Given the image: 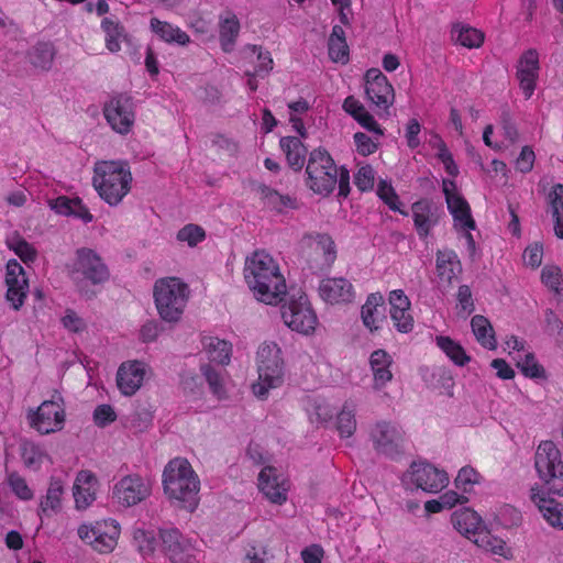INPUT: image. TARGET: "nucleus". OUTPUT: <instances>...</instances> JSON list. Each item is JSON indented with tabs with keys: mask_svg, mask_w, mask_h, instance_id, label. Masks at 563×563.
<instances>
[{
	"mask_svg": "<svg viewBox=\"0 0 563 563\" xmlns=\"http://www.w3.org/2000/svg\"><path fill=\"white\" fill-rule=\"evenodd\" d=\"M244 278L256 299L265 303H277L286 294V283L277 264L263 251H256L246 258Z\"/></svg>",
	"mask_w": 563,
	"mask_h": 563,
	"instance_id": "1",
	"label": "nucleus"
},
{
	"mask_svg": "<svg viewBox=\"0 0 563 563\" xmlns=\"http://www.w3.org/2000/svg\"><path fill=\"white\" fill-rule=\"evenodd\" d=\"M164 493L194 511L198 505L200 482L190 463L185 459L169 461L163 472Z\"/></svg>",
	"mask_w": 563,
	"mask_h": 563,
	"instance_id": "2",
	"label": "nucleus"
},
{
	"mask_svg": "<svg viewBox=\"0 0 563 563\" xmlns=\"http://www.w3.org/2000/svg\"><path fill=\"white\" fill-rule=\"evenodd\" d=\"M132 175L124 161H103L95 165L92 184L101 199L118 206L131 189Z\"/></svg>",
	"mask_w": 563,
	"mask_h": 563,
	"instance_id": "3",
	"label": "nucleus"
},
{
	"mask_svg": "<svg viewBox=\"0 0 563 563\" xmlns=\"http://www.w3.org/2000/svg\"><path fill=\"white\" fill-rule=\"evenodd\" d=\"M189 287L177 277H165L155 282L153 296L162 320L175 323L181 318L189 298Z\"/></svg>",
	"mask_w": 563,
	"mask_h": 563,
	"instance_id": "4",
	"label": "nucleus"
},
{
	"mask_svg": "<svg viewBox=\"0 0 563 563\" xmlns=\"http://www.w3.org/2000/svg\"><path fill=\"white\" fill-rule=\"evenodd\" d=\"M69 276L78 290L91 297L86 289L87 283L99 285L109 279L110 273L102 258L91 249L81 247L76 251V258L69 267Z\"/></svg>",
	"mask_w": 563,
	"mask_h": 563,
	"instance_id": "5",
	"label": "nucleus"
},
{
	"mask_svg": "<svg viewBox=\"0 0 563 563\" xmlns=\"http://www.w3.org/2000/svg\"><path fill=\"white\" fill-rule=\"evenodd\" d=\"M258 380L252 385L254 395L265 399L271 388L283 383V360L280 349L274 342H264L257 351Z\"/></svg>",
	"mask_w": 563,
	"mask_h": 563,
	"instance_id": "6",
	"label": "nucleus"
},
{
	"mask_svg": "<svg viewBox=\"0 0 563 563\" xmlns=\"http://www.w3.org/2000/svg\"><path fill=\"white\" fill-rule=\"evenodd\" d=\"M534 466L544 483V490L563 496V462L560 450L552 441H543L539 444L534 455Z\"/></svg>",
	"mask_w": 563,
	"mask_h": 563,
	"instance_id": "7",
	"label": "nucleus"
},
{
	"mask_svg": "<svg viewBox=\"0 0 563 563\" xmlns=\"http://www.w3.org/2000/svg\"><path fill=\"white\" fill-rule=\"evenodd\" d=\"M280 314L288 328L302 334L311 333L317 324V316L305 294L287 300L280 307Z\"/></svg>",
	"mask_w": 563,
	"mask_h": 563,
	"instance_id": "8",
	"label": "nucleus"
},
{
	"mask_svg": "<svg viewBox=\"0 0 563 563\" xmlns=\"http://www.w3.org/2000/svg\"><path fill=\"white\" fill-rule=\"evenodd\" d=\"M374 450L388 459L396 460L405 451L404 431L390 422H377L369 432Z\"/></svg>",
	"mask_w": 563,
	"mask_h": 563,
	"instance_id": "9",
	"label": "nucleus"
},
{
	"mask_svg": "<svg viewBox=\"0 0 563 563\" xmlns=\"http://www.w3.org/2000/svg\"><path fill=\"white\" fill-rule=\"evenodd\" d=\"M120 530L114 521L82 525L78 528L79 538L99 553H109L115 545Z\"/></svg>",
	"mask_w": 563,
	"mask_h": 563,
	"instance_id": "10",
	"label": "nucleus"
},
{
	"mask_svg": "<svg viewBox=\"0 0 563 563\" xmlns=\"http://www.w3.org/2000/svg\"><path fill=\"white\" fill-rule=\"evenodd\" d=\"M27 418L32 428L42 434H49L63 429L65 409L57 401L45 400L36 410H30Z\"/></svg>",
	"mask_w": 563,
	"mask_h": 563,
	"instance_id": "11",
	"label": "nucleus"
},
{
	"mask_svg": "<svg viewBox=\"0 0 563 563\" xmlns=\"http://www.w3.org/2000/svg\"><path fill=\"white\" fill-rule=\"evenodd\" d=\"M104 117L111 128L121 133H128L134 123V103L131 96L118 93L106 103Z\"/></svg>",
	"mask_w": 563,
	"mask_h": 563,
	"instance_id": "12",
	"label": "nucleus"
},
{
	"mask_svg": "<svg viewBox=\"0 0 563 563\" xmlns=\"http://www.w3.org/2000/svg\"><path fill=\"white\" fill-rule=\"evenodd\" d=\"M364 79L367 99L377 108L387 110L395 99L394 88L387 77L378 68H371Z\"/></svg>",
	"mask_w": 563,
	"mask_h": 563,
	"instance_id": "13",
	"label": "nucleus"
},
{
	"mask_svg": "<svg viewBox=\"0 0 563 563\" xmlns=\"http://www.w3.org/2000/svg\"><path fill=\"white\" fill-rule=\"evenodd\" d=\"M151 487L139 475H128L121 478L113 488V497L124 506L131 507L150 496Z\"/></svg>",
	"mask_w": 563,
	"mask_h": 563,
	"instance_id": "14",
	"label": "nucleus"
},
{
	"mask_svg": "<svg viewBox=\"0 0 563 563\" xmlns=\"http://www.w3.org/2000/svg\"><path fill=\"white\" fill-rule=\"evenodd\" d=\"M411 482L423 492L438 493L449 484L448 474L430 463L413 462L411 464Z\"/></svg>",
	"mask_w": 563,
	"mask_h": 563,
	"instance_id": "15",
	"label": "nucleus"
},
{
	"mask_svg": "<svg viewBox=\"0 0 563 563\" xmlns=\"http://www.w3.org/2000/svg\"><path fill=\"white\" fill-rule=\"evenodd\" d=\"M308 245L312 251L309 266L314 272H323L334 263L336 251L333 240L328 234L309 235Z\"/></svg>",
	"mask_w": 563,
	"mask_h": 563,
	"instance_id": "16",
	"label": "nucleus"
},
{
	"mask_svg": "<svg viewBox=\"0 0 563 563\" xmlns=\"http://www.w3.org/2000/svg\"><path fill=\"white\" fill-rule=\"evenodd\" d=\"M161 548L172 563H189L191 544L176 528L159 530Z\"/></svg>",
	"mask_w": 563,
	"mask_h": 563,
	"instance_id": "17",
	"label": "nucleus"
},
{
	"mask_svg": "<svg viewBox=\"0 0 563 563\" xmlns=\"http://www.w3.org/2000/svg\"><path fill=\"white\" fill-rule=\"evenodd\" d=\"M5 284L7 300L18 310L24 302L29 284L23 267L16 260H10L7 264Z\"/></svg>",
	"mask_w": 563,
	"mask_h": 563,
	"instance_id": "18",
	"label": "nucleus"
},
{
	"mask_svg": "<svg viewBox=\"0 0 563 563\" xmlns=\"http://www.w3.org/2000/svg\"><path fill=\"white\" fill-rule=\"evenodd\" d=\"M539 69L538 52L532 48L525 52L518 63L517 78L526 99H529L534 92Z\"/></svg>",
	"mask_w": 563,
	"mask_h": 563,
	"instance_id": "19",
	"label": "nucleus"
},
{
	"mask_svg": "<svg viewBox=\"0 0 563 563\" xmlns=\"http://www.w3.org/2000/svg\"><path fill=\"white\" fill-rule=\"evenodd\" d=\"M548 489L531 488V500L537 505L543 518L550 526L556 529H563V505L555 500Z\"/></svg>",
	"mask_w": 563,
	"mask_h": 563,
	"instance_id": "20",
	"label": "nucleus"
},
{
	"mask_svg": "<svg viewBox=\"0 0 563 563\" xmlns=\"http://www.w3.org/2000/svg\"><path fill=\"white\" fill-rule=\"evenodd\" d=\"M451 188H455L454 183L443 180V192L445 195L448 209L452 213L454 221L463 229L474 230L475 221L471 216V209L467 201L460 195L454 194Z\"/></svg>",
	"mask_w": 563,
	"mask_h": 563,
	"instance_id": "21",
	"label": "nucleus"
},
{
	"mask_svg": "<svg viewBox=\"0 0 563 563\" xmlns=\"http://www.w3.org/2000/svg\"><path fill=\"white\" fill-rule=\"evenodd\" d=\"M144 374V365L142 362L133 361L123 363L117 373V385L123 395L132 396L141 387Z\"/></svg>",
	"mask_w": 563,
	"mask_h": 563,
	"instance_id": "22",
	"label": "nucleus"
},
{
	"mask_svg": "<svg viewBox=\"0 0 563 563\" xmlns=\"http://www.w3.org/2000/svg\"><path fill=\"white\" fill-rule=\"evenodd\" d=\"M320 297L330 303L350 302L354 292L352 284L343 278H325L319 285Z\"/></svg>",
	"mask_w": 563,
	"mask_h": 563,
	"instance_id": "23",
	"label": "nucleus"
},
{
	"mask_svg": "<svg viewBox=\"0 0 563 563\" xmlns=\"http://www.w3.org/2000/svg\"><path fill=\"white\" fill-rule=\"evenodd\" d=\"M258 488L274 504L282 505L287 499V488L273 466L264 467L258 474Z\"/></svg>",
	"mask_w": 563,
	"mask_h": 563,
	"instance_id": "24",
	"label": "nucleus"
},
{
	"mask_svg": "<svg viewBox=\"0 0 563 563\" xmlns=\"http://www.w3.org/2000/svg\"><path fill=\"white\" fill-rule=\"evenodd\" d=\"M415 228L420 238H427L430 230L438 222V208L435 205L428 200L422 199L415 202L411 207Z\"/></svg>",
	"mask_w": 563,
	"mask_h": 563,
	"instance_id": "25",
	"label": "nucleus"
},
{
	"mask_svg": "<svg viewBox=\"0 0 563 563\" xmlns=\"http://www.w3.org/2000/svg\"><path fill=\"white\" fill-rule=\"evenodd\" d=\"M97 478L90 471H80L74 483V498L78 509L87 508L96 498Z\"/></svg>",
	"mask_w": 563,
	"mask_h": 563,
	"instance_id": "26",
	"label": "nucleus"
},
{
	"mask_svg": "<svg viewBox=\"0 0 563 563\" xmlns=\"http://www.w3.org/2000/svg\"><path fill=\"white\" fill-rule=\"evenodd\" d=\"M254 190L260 196L264 206L277 212H284L286 209H296L298 207L295 198L289 195H282L264 184H257Z\"/></svg>",
	"mask_w": 563,
	"mask_h": 563,
	"instance_id": "27",
	"label": "nucleus"
},
{
	"mask_svg": "<svg viewBox=\"0 0 563 563\" xmlns=\"http://www.w3.org/2000/svg\"><path fill=\"white\" fill-rule=\"evenodd\" d=\"M391 363V356L384 350H376L371 354L369 364L374 375L375 389L383 388L391 380L393 374L389 369Z\"/></svg>",
	"mask_w": 563,
	"mask_h": 563,
	"instance_id": "28",
	"label": "nucleus"
},
{
	"mask_svg": "<svg viewBox=\"0 0 563 563\" xmlns=\"http://www.w3.org/2000/svg\"><path fill=\"white\" fill-rule=\"evenodd\" d=\"M150 26L153 33H155L162 41L168 44L185 46L190 42V37L185 31L169 22L161 21L157 18H152L150 21Z\"/></svg>",
	"mask_w": 563,
	"mask_h": 563,
	"instance_id": "29",
	"label": "nucleus"
},
{
	"mask_svg": "<svg viewBox=\"0 0 563 563\" xmlns=\"http://www.w3.org/2000/svg\"><path fill=\"white\" fill-rule=\"evenodd\" d=\"M349 45L345 38V32L341 25H334L328 40L329 57L334 63L347 64L350 60Z\"/></svg>",
	"mask_w": 563,
	"mask_h": 563,
	"instance_id": "30",
	"label": "nucleus"
},
{
	"mask_svg": "<svg viewBox=\"0 0 563 563\" xmlns=\"http://www.w3.org/2000/svg\"><path fill=\"white\" fill-rule=\"evenodd\" d=\"M461 271V262L453 251H438L437 253V273L441 283L448 286L452 284L456 272Z\"/></svg>",
	"mask_w": 563,
	"mask_h": 563,
	"instance_id": "31",
	"label": "nucleus"
},
{
	"mask_svg": "<svg viewBox=\"0 0 563 563\" xmlns=\"http://www.w3.org/2000/svg\"><path fill=\"white\" fill-rule=\"evenodd\" d=\"M100 26L106 34V47L111 53H118L121 49L122 41H125L128 37L125 27L119 20L111 18H103Z\"/></svg>",
	"mask_w": 563,
	"mask_h": 563,
	"instance_id": "32",
	"label": "nucleus"
},
{
	"mask_svg": "<svg viewBox=\"0 0 563 563\" xmlns=\"http://www.w3.org/2000/svg\"><path fill=\"white\" fill-rule=\"evenodd\" d=\"M452 522L454 528L464 536L473 534L476 538L478 537V531L482 526L481 517L471 509H464L462 511H456L452 516Z\"/></svg>",
	"mask_w": 563,
	"mask_h": 563,
	"instance_id": "33",
	"label": "nucleus"
},
{
	"mask_svg": "<svg viewBox=\"0 0 563 563\" xmlns=\"http://www.w3.org/2000/svg\"><path fill=\"white\" fill-rule=\"evenodd\" d=\"M471 327L476 340L482 346L488 350H495L497 347L494 329L486 317L481 314L474 316L471 320Z\"/></svg>",
	"mask_w": 563,
	"mask_h": 563,
	"instance_id": "34",
	"label": "nucleus"
},
{
	"mask_svg": "<svg viewBox=\"0 0 563 563\" xmlns=\"http://www.w3.org/2000/svg\"><path fill=\"white\" fill-rule=\"evenodd\" d=\"M64 493L63 483L58 478H52L44 499L41 500L38 515L51 517L60 509V497Z\"/></svg>",
	"mask_w": 563,
	"mask_h": 563,
	"instance_id": "35",
	"label": "nucleus"
},
{
	"mask_svg": "<svg viewBox=\"0 0 563 563\" xmlns=\"http://www.w3.org/2000/svg\"><path fill=\"white\" fill-rule=\"evenodd\" d=\"M55 47L49 42H38L29 52V60L35 67L48 71L54 62Z\"/></svg>",
	"mask_w": 563,
	"mask_h": 563,
	"instance_id": "36",
	"label": "nucleus"
},
{
	"mask_svg": "<svg viewBox=\"0 0 563 563\" xmlns=\"http://www.w3.org/2000/svg\"><path fill=\"white\" fill-rule=\"evenodd\" d=\"M202 345L211 362L221 365H225L230 362L232 349L229 342L214 336H206L202 339Z\"/></svg>",
	"mask_w": 563,
	"mask_h": 563,
	"instance_id": "37",
	"label": "nucleus"
},
{
	"mask_svg": "<svg viewBox=\"0 0 563 563\" xmlns=\"http://www.w3.org/2000/svg\"><path fill=\"white\" fill-rule=\"evenodd\" d=\"M452 38L467 48H477L484 42V34L472 26L455 24L452 29Z\"/></svg>",
	"mask_w": 563,
	"mask_h": 563,
	"instance_id": "38",
	"label": "nucleus"
},
{
	"mask_svg": "<svg viewBox=\"0 0 563 563\" xmlns=\"http://www.w3.org/2000/svg\"><path fill=\"white\" fill-rule=\"evenodd\" d=\"M338 167L332 170H321L318 175L308 176L307 185L316 194L328 196L333 191L336 185Z\"/></svg>",
	"mask_w": 563,
	"mask_h": 563,
	"instance_id": "39",
	"label": "nucleus"
},
{
	"mask_svg": "<svg viewBox=\"0 0 563 563\" xmlns=\"http://www.w3.org/2000/svg\"><path fill=\"white\" fill-rule=\"evenodd\" d=\"M437 345L459 366H464L471 361L463 346L450 336H437Z\"/></svg>",
	"mask_w": 563,
	"mask_h": 563,
	"instance_id": "40",
	"label": "nucleus"
},
{
	"mask_svg": "<svg viewBox=\"0 0 563 563\" xmlns=\"http://www.w3.org/2000/svg\"><path fill=\"white\" fill-rule=\"evenodd\" d=\"M239 32L240 22L235 15L227 18L220 23L219 37L224 52H231L233 49Z\"/></svg>",
	"mask_w": 563,
	"mask_h": 563,
	"instance_id": "41",
	"label": "nucleus"
},
{
	"mask_svg": "<svg viewBox=\"0 0 563 563\" xmlns=\"http://www.w3.org/2000/svg\"><path fill=\"white\" fill-rule=\"evenodd\" d=\"M5 244L25 264L32 263L36 260L37 252L34 249V246L18 233H14L11 236L7 238Z\"/></svg>",
	"mask_w": 563,
	"mask_h": 563,
	"instance_id": "42",
	"label": "nucleus"
},
{
	"mask_svg": "<svg viewBox=\"0 0 563 563\" xmlns=\"http://www.w3.org/2000/svg\"><path fill=\"white\" fill-rule=\"evenodd\" d=\"M334 161L330 156V154L321 148H318L310 153L306 173L308 176L318 175L321 170H332L334 172Z\"/></svg>",
	"mask_w": 563,
	"mask_h": 563,
	"instance_id": "43",
	"label": "nucleus"
},
{
	"mask_svg": "<svg viewBox=\"0 0 563 563\" xmlns=\"http://www.w3.org/2000/svg\"><path fill=\"white\" fill-rule=\"evenodd\" d=\"M280 145L286 155L288 165L294 170H300L305 166L308 153L305 143H280Z\"/></svg>",
	"mask_w": 563,
	"mask_h": 563,
	"instance_id": "44",
	"label": "nucleus"
},
{
	"mask_svg": "<svg viewBox=\"0 0 563 563\" xmlns=\"http://www.w3.org/2000/svg\"><path fill=\"white\" fill-rule=\"evenodd\" d=\"M336 430L341 438H350L356 430L355 410L349 404H345L341 412L338 413Z\"/></svg>",
	"mask_w": 563,
	"mask_h": 563,
	"instance_id": "45",
	"label": "nucleus"
},
{
	"mask_svg": "<svg viewBox=\"0 0 563 563\" xmlns=\"http://www.w3.org/2000/svg\"><path fill=\"white\" fill-rule=\"evenodd\" d=\"M475 543L494 554H498L504 558L508 556L509 549L505 541L492 537L488 532L481 531L478 537L475 538Z\"/></svg>",
	"mask_w": 563,
	"mask_h": 563,
	"instance_id": "46",
	"label": "nucleus"
},
{
	"mask_svg": "<svg viewBox=\"0 0 563 563\" xmlns=\"http://www.w3.org/2000/svg\"><path fill=\"white\" fill-rule=\"evenodd\" d=\"M377 196L389 207L390 210L407 214L400 209L401 202L389 181L384 179L379 180L377 186Z\"/></svg>",
	"mask_w": 563,
	"mask_h": 563,
	"instance_id": "47",
	"label": "nucleus"
},
{
	"mask_svg": "<svg viewBox=\"0 0 563 563\" xmlns=\"http://www.w3.org/2000/svg\"><path fill=\"white\" fill-rule=\"evenodd\" d=\"M133 540L143 558L154 553L157 543L153 532L137 529L134 531Z\"/></svg>",
	"mask_w": 563,
	"mask_h": 563,
	"instance_id": "48",
	"label": "nucleus"
},
{
	"mask_svg": "<svg viewBox=\"0 0 563 563\" xmlns=\"http://www.w3.org/2000/svg\"><path fill=\"white\" fill-rule=\"evenodd\" d=\"M517 366L527 377L545 378V371L539 364L533 353H527L523 358L517 361Z\"/></svg>",
	"mask_w": 563,
	"mask_h": 563,
	"instance_id": "49",
	"label": "nucleus"
},
{
	"mask_svg": "<svg viewBox=\"0 0 563 563\" xmlns=\"http://www.w3.org/2000/svg\"><path fill=\"white\" fill-rule=\"evenodd\" d=\"M206 238L205 230L197 224H186L177 233V240L186 242L190 247L196 246L199 242Z\"/></svg>",
	"mask_w": 563,
	"mask_h": 563,
	"instance_id": "50",
	"label": "nucleus"
},
{
	"mask_svg": "<svg viewBox=\"0 0 563 563\" xmlns=\"http://www.w3.org/2000/svg\"><path fill=\"white\" fill-rule=\"evenodd\" d=\"M200 369L206 380L208 382L211 391L221 398L224 394V389L220 371L216 369L210 364L201 365Z\"/></svg>",
	"mask_w": 563,
	"mask_h": 563,
	"instance_id": "51",
	"label": "nucleus"
},
{
	"mask_svg": "<svg viewBox=\"0 0 563 563\" xmlns=\"http://www.w3.org/2000/svg\"><path fill=\"white\" fill-rule=\"evenodd\" d=\"M499 123L504 130V136L507 141H517L518 130L514 117L507 106H503L499 111Z\"/></svg>",
	"mask_w": 563,
	"mask_h": 563,
	"instance_id": "52",
	"label": "nucleus"
},
{
	"mask_svg": "<svg viewBox=\"0 0 563 563\" xmlns=\"http://www.w3.org/2000/svg\"><path fill=\"white\" fill-rule=\"evenodd\" d=\"M479 474L471 466H464L459 471L455 486L463 492H470L472 486L478 483Z\"/></svg>",
	"mask_w": 563,
	"mask_h": 563,
	"instance_id": "53",
	"label": "nucleus"
},
{
	"mask_svg": "<svg viewBox=\"0 0 563 563\" xmlns=\"http://www.w3.org/2000/svg\"><path fill=\"white\" fill-rule=\"evenodd\" d=\"M545 331L550 335H556V342L563 345V322L552 309H547L545 313Z\"/></svg>",
	"mask_w": 563,
	"mask_h": 563,
	"instance_id": "54",
	"label": "nucleus"
},
{
	"mask_svg": "<svg viewBox=\"0 0 563 563\" xmlns=\"http://www.w3.org/2000/svg\"><path fill=\"white\" fill-rule=\"evenodd\" d=\"M541 280L551 290L560 294L562 275L561 269L558 266H544L541 272Z\"/></svg>",
	"mask_w": 563,
	"mask_h": 563,
	"instance_id": "55",
	"label": "nucleus"
},
{
	"mask_svg": "<svg viewBox=\"0 0 563 563\" xmlns=\"http://www.w3.org/2000/svg\"><path fill=\"white\" fill-rule=\"evenodd\" d=\"M375 173L369 166H362L354 176V184L361 191L371 190L374 187Z\"/></svg>",
	"mask_w": 563,
	"mask_h": 563,
	"instance_id": "56",
	"label": "nucleus"
},
{
	"mask_svg": "<svg viewBox=\"0 0 563 563\" xmlns=\"http://www.w3.org/2000/svg\"><path fill=\"white\" fill-rule=\"evenodd\" d=\"M8 481H9L10 487L12 488V490L19 498H21L23 500H29L33 497V493L30 489V487L27 486L25 479L23 477H21L19 474H16V473L10 474L8 477Z\"/></svg>",
	"mask_w": 563,
	"mask_h": 563,
	"instance_id": "57",
	"label": "nucleus"
},
{
	"mask_svg": "<svg viewBox=\"0 0 563 563\" xmlns=\"http://www.w3.org/2000/svg\"><path fill=\"white\" fill-rule=\"evenodd\" d=\"M410 310H400V312H390V318L397 331L408 333L413 329V318Z\"/></svg>",
	"mask_w": 563,
	"mask_h": 563,
	"instance_id": "58",
	"label": "nucleus"
},
{
	"mask_svg": "<svg viewBox=\"0 0 563 563\" xmlns=\"http://www.w3.org/2000/svg\"><path fill=\"white\" fill-rule=\"evenodd\" d=\"M117 419L114 409L110 405H99L93 411V420L98 427H106Z\"/></svg>",
	"mask_w": 563,
	"mask_h": 563,
	"instance_id": "59",
	"label": "nucleus"
},
{
	"mask_svg": "<svg viewBox=\"0 0 563 563\" xmlns=\"http://www.w3.org/2000/svg\"><path fill=\"white\" fill-rule=\"evenodd\" d=\"M543 258V246L541 243H533L529 245L523 252V261L528 266L538 268Z\"/></svg>",
	"mask_w": 563,
	"mask_h": 563,
	"instance_id": "60",
	"label": "nucleus"
},
{
	"mask_svg": "<svg viewBox=\"0 0 563 563\" xmlns=\"http://www.w3.org/2000/svg\"><path fill=\"white\" fill-rule=\"evenodd\" d=\"M390 312H400V310H410V300L401 289L390 291L388 298Z\"/></svg>",
	"mask_w": 563,
	"mask_h": 563,
	"instance_id": "61",
	"label": "nucleus"
},
{
	"mask_svg": "<svg viewBox=\"0 0 563 563\" xmlns=\"http://www.w3.org/2000/svg\"><path fill=\"white\" fill-rule=\"evenodd\" d=\"M273 69V58L268 51L263 52L261 48L257 53V64L254 66L253 75L264 78Z\"/></svg>",
	"mask_w": 563,
	"mask_h": 563,
	"instance_id": "62",
	"label": "nucleus"
},
{
	"mask_svg": "<svg viewBox=\"0 0 563 563\" xmlns=\"http://www.w3.org/2000/svg\"><path fill=\"white\" fill-rule=\"evenodd\" d=\"M536 159L534 152L530 146H523L516 159V168L521 173H528L532 169Z\"/></svg>",
	"mask_w": 563,
	"mask_h": 563,
	"instance_id": "63",
	"label": "nucleus"
},
{
	"mask_svg": "<svg viewBox=\"0 0 563 563\" xmlns=\"http://www.w3.org/2000/svg\"><path fill=\"white\" fill-rule=\"evenodd\" d=\"M549 203L552 217L563 212V185L556 184L552 187V190L549 192Z\"/></svg>",
	"mask_w": 563,
	"mask_h": 563,
	"instance_id": "64",
	"label": "nucleus"
}]
</instances>
